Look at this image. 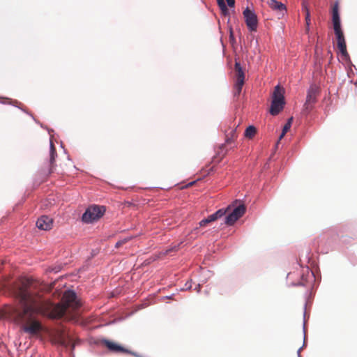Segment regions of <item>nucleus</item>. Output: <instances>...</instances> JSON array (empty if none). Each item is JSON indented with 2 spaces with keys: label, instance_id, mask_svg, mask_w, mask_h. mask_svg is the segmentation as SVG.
<instances>
[{
  "label": "nucleus",
  "instance_id": "nucleus-33",
  "mask_svg": "<svg viewBox=\"0 0 357 357\" xmlns=\"http://www.w3.org/2000/svg\"><path fill=\"white\" fill-rule=\"evenodd\" d=\"M1 103L5 104V103H6V101H3V102H1Z\"/></svg>",
  "mask_w": 357,
  "mask_h": 357
},
{
  "label": "nucleus",
  "instance_id": "nucleus-23",
  "mask_svg": "<svg viewBox=\"0 0 357 357\" xmlns=\"http://www.w3.org/2000/svg\"><path fill=\"white\" fill-rule=\"evenodd\" d=\"M192 280H188L186 282V283L185 284V287L181 289V290H188V289H190L192 288Z\"/></svg>",
  "mask_w": 357,
  "mask_h": 357
},
{
  "label": "nucleus",
  "instance_id": "nucleus-19",
  "mask_svg": "<svg viewBox=\"0 0 357 357\" xmlns=\"http://www.w3.org/2000/svg\"><path fill=\"white\" fill-rule=\"evenodd\" d=\"M218 5L219 6L220 10L222 13H226L228 11L227 6L225 3L224 0H217Z\"/></svg>",
  "mask_w": 357,
  "mask_h": 357
},
{
  "label": "nucleus",
  "instance_id": "nucleus-34",
  "mask_svg": "<svg viewBox=\"0 0 357 357\" xmlns=\"http://www.w3.org/2000/svg\"><path fill=\"white\" fill-rule=\"evenodd\" d=\"M2 98V99H3V98ZM5 99H6V100H8V101L9 100V99H8V98H5Z\"/></svg>",
  "mask_w": 357,
  "mask_h": 357
},
{
  "label": "nucleus",
  "instance_id": "nucleus-9",
  "mask_svg": "<svg viewBox=\"0 0 357 357\" xmlns=\"http://www.w3.org/2000/svg\"><path fill=\"white\" fill-rule=\"evenodd\" d=\"M53 224L52 218L47 215H42L40 217L37 222L36 226L41 230H49L52 228Z\"/></svg>",
  "mask_w": 357,
  "mask_h": 357
},
{
  "label": "nucleus",
  "instance_id": "nucleus-31",
  "mask_svg": "<svg viewBox=\"0 0 357 357\" xmlns=\"http://www.w3.org/2000/svg\"><path fill=\"white\" fill-rule=\"evenodd\" d=\"M311 277H312V278H314V273H313V272H312V271H311Z\"/></svg>",
  "mask_w": 357,
  "mask_h": 357
},
{
  "label": "nucleus",
  "instance_id": "nucleus-3",
  "mask_svg": "<svg viewBox=\"0 0 357 357\" xmlns=\"http://www.w3.org/2000/svg\"><path fill=\"white\" fill-rule=\"evenodd\" d=\"M105 211L103 206H91L88 207L82 216V221L84 223L89 224L100 218Z\"/></svg>",
  "mask_w": 357,
  "mask_h": 357
},
{
  "label": "nucleus",
  "instance_id": "nucleus-32",
  "mask_svg": "<svg viewBox=\"0 0 357 357\" xmlns=\"http://www.w3.org/2000/svg\"><path fill=\"white\" fill-rule=\"evenodd\" d=\"M298 285H304V286H305L306 284L303 283V282H301V283L298 284Z\"/></svg>",
  "mask_w": 357,
  "mask_h": 357
},
{
  "label": "nucleus",
  "instance_id": "nucleus-6",
  "mask_svg": "<svg viewBox=\"0 0 357 357\" xmlns=\"http://www.w3.org/2000/svg\"><path fill=\"white\" fill-rule=\"evenodd\" d=\"M319 93V88L316 84H311L307 89L306 100L305 102V107L306 109H310L311 105L317 102V97Z\"/></svg>",
  "mask_w": 357,
  "mask_h": 357
},
{
  "label": "nucleus",
  "instance_id": "nucleus-18",
  "mask_svg": "<svg viewBox=\"0 0 357 357\" xmlns=\"http://www.w3.org/2000/svg\"><path fill=\"white\" fill-rule=\"evenodd\" d=\"M305 314H306V311H305V308L304 309V314H303V316H304V322H303V333H304V341H303V347H300L298 351H297V355H298V357H301V349H303V347L305 346Z\"/></svg>",
  "mask_w": 357,
  "mask_h": 357
},
{
  "label": "nucleus",
  "instance_id": "nucleus-7",
  "mask_svg": "<svg viewBox=\"0 0 357 357\" xmlns=\"http://www.w3.org/2000/svg\"><path fill=\"white\" fill-rule=\"evenodd\" d=\"M230 209H231V206L229 205L225 208H220V209L218 210L214 213L208 215L206 218L202 220L199 222V227H204L207 224L217 220L218 219L224 216L227 213V212Z\"/></svg>",
  "mask_w": 357,
  "mask_h": 357
},
{
  "label": "nucleus",
  "instance_id": "nucleus-5",
  "mask_svg": "<svg viewBox=\"0 0 357 357\" xmlns=\"http://www.w3.org/2000/svg\"><path fill=\"white\" fill-rule=\"evenodd\" d=\"M243 16L248 29L250 31H256L258 24V20L255 12L247 7L243 11Z\"/></svg>",
  "mask_w": 357,
  "mask_h": 357
},
{
  "label": "nucleus",
  "instance_id": "nucleus-2",
  "mask_svg": "<svg viewBox=\"0 0 357 357\" xmlns=\"http://www.w3.org/2000/svg\"><path fill=\"white\" fill-rule=\"evenodd\" d=\"M284 105V89L277 85L273 93L270 113L273 116L278 114L283 109Z\"/></svg>",
  "mask_w": 357,
  "mask_h": 357
},
{
  "label": "nucleus",
  "instance_id": "nucleus-12",
  "mask_svg": "<svg viewBox=\"0 0 357 357\" xmlns=\"http://www.w3.org/2000/svg\"><path fill=\"white\" fill-rule=\"evenodd\" d=\"M268 5L272 9L275 10L282 11L286 10L285 5L277 0H269Z\"/></svg>",
  "mask_w": 357,
  "mask_h": 357
},
{
  "label": "nucleus",
  "instance_id": "nucleus-17",
  "mask_svg": "<svg viewBox=\"0 0 357 357\" xmlns=\"http://www.w3.org/2000/svg\"><path fill=\"white\" fill-rule=\"evenodd\" d=\"M243 84L244 83L240 84L239 82H236L235 85H234V96H238L240 95V93L242 91V87H243Z\"/></svg>",
  "mask_w": 357,
  "mask_h": 357
},
{
  "label": "nucleus",
  "instance_id": "nucleus-16",
  "mask_svg": "<svg viewBox=\"0 0 357 357\" xmlns=\"http://www.w3.org/2000/svg\"><path fill=\"white\" fill-rule=\"evenodd\" d=\"M333 29H334L335 34H339V33H343L342 31V29H341V22L340 21L333 22Z\"/></svg>",
  "mask_w": 357,
  "mask_h": 357
},
{
  "label": "nucleus",
  "instance_id": "nucleus-11",
  "mask_svg": "<svg viewBox=\"0 0 357 357\" xmlns=\"http://www.w3.org/2000/svg\"><path fill=\"white\" fill-rule=\"evenodd\" d=\"M235 71H236V81L239 82L240 84L244 83L245 80V74L243 70V68L238 62H236L235 63Z\"/></svg>",
  "mask_w": 357,
  "mask_h": 357
},
{
  "label": "nucleus",
  "instance_id": "nucleus-27",
  "mask_svg": "<svg viewBox=\"0 0 357 357\" xmlns=\"http://www.w3.org/2000/svg\"><path fill=\"white\" fill-rule=\"evenodd\" d=\"M229 38L231 41H234V34H233V31L231 29H230V33H229Z\"/></svg>",
  "mask_w": 357,
  "mask_h": 357
},
{
  "label": "nucleus",
  "instance_id": "nucleus-20",
  "mask_svg": "<svg viewBox=\"0 0 357 357\" xmlns=\"http://www.w3.org/2000/svg\"><path fill=\"white\" fill-rule=\"evenodd\" d=\"M293 121V117H291L288 119L287 122L285 123V125L283 127L282 131L284 132H287L291 128V123Z\"/></svg>",
  "mask_w": 357,
  "mask_h": 357
},
{
  "label": "nucleus",
  "instance_id": "nucleus-13",
  "mask_svg": "<svg viewBox=\"0 0 357 357\" xmlns=\"http://www.w3.org/2000/svg\"><path fill=\"white\" fill-rule=\"evenodd\" d=\"M332 21H340V17L338 10V2H335L333 6L332 10Z\"/></svg>",
  "mask_w": 357,
  "mask_h": 357
},
{
  "label": "nucleus",
  "instance_id": "nucleus-30",
  "mask_svg": "<svg viewBox=\"0 0 357 357\" xmlns=\"http://www.w3.org/2000/svg\"><path fill=\"white\" fill-rule=\"evenodd\" d=\"M286 133H287V132H284L282 131V133H281V135H280V139H282V138L284 136V135H285Z\"/></svg>",
  "mask_w": 357,
  "mask_h": 357
},
{
  "label": "nucleus",
  "instance_id": "nucleus-4",
  "mask_svg": "<svg viewBox=\"0 0 357 357\" xmlns=\"http://www.w3.org/2000/svg\"><path fill=\"white\" fill-rule=\"evenodd\" d=\"M246 208L244 204H239L229 213L225 219L227 225H233L236 220L241 218L245 213Z\"/></svg>",
  "mask_w": 357,
  "mask_h": 357
},
{
  "label": "nucleus",
  "instance_id": "nucleus-24",
  "mask_svg": "<svg viewBox=\"0 0 357 357\" xmlns=\"http://www.w3.org/2000/svg\"><path fill=\"white\" fill-rule=\"evenodd\" d=\"M131 238H124L123 240H121L118 242L116 243V248H119L120 247L121 245H122L123 243H125L128 239H130Z\"/></svg>",
  "mask_w": 357,
  "mask_h": 357
},
{
  "label": "nucleus",
  "instance_id": "nucleus-1",
  "mask_svg": "<svg viewBox=\"0 0 357 357\" xmlns=\"http://www.w3.org/2000/svg\"><path fill=\"white\" fill-rule=\"evenodd\" d=\"M15 295L20 303V308L16 312L17 317L23 324L24 332L31 335H37L42 328L36 317L38 314L58 319L75 311L81 306L80 301L73 290L65 291L62 302L57 303L33 294L26 284L18 287L15 291Z\"/></svg>",
  "mask_w": 357,
  "mask_h": 357
},
{
  "label": "nucleus",
  "instance_id": "nucleus-28",
  "mask_svg": "<svg viewBox=\"0 0 357 357\" xmlns=\"http://www.w3.org/2000/svg\"><path fill=\"white\" fill-rule=\"evenodd\" d=\"M201 285L199 284L197 285V287L195 288V290L197 291L198 293L200 291Z\"/></svg>",
  "mask_w": 357,
  "mask_h": 357
},
{
  "label": "nucleus",
  "instance_id": "nucleus-26",
  "mask_svg": "<svg viewBox=\"0 0 357 357\" xmlns=\"http://www.w3.org/2000/svg\"><path fill=\"white\" fill-rule=\"evenodd\" d=\"M226 1H227V5L229 7L234 6V4H235V1L234 0H226Z\"/></svg>",
  "mask_w": 357,
  "mask_h": 357
},
{
  "label": "nucleus",
  "instance_id": "nucleus-25",
  "mask_svg": "<svg viewBox=\"0 0 357 357\" xmlns=\"http://www.w3.org/2000/svg\"><path fill=\"white\" fill-rule=\"evenodd\" d=\"M178 245H174L172 248H170L169 249L167 250L166 252H165V254H167L172 251H175V250H178Z\"/></svg>",
  "mask_w": 357,
  "mask_h": 357
},
{
  "label": "nucleus",
  "instance_id": "nucleus-14",
  "mask_svg": "<svg viewBox=\"0 0 357 357\" xmlns=\"http://www.w3.org/2000/svg\"><path fill=\"white\" fill-rule=\"evenodd\" d=\"M50 162L51 164H53L55 160V158L56 157V152L55 150L54 145L52 142V138H50Z\"/></svg>",
  "mask_w": 357,
  "mask_h": 357
},
{
  "label": "nucleus",
  "instance_id": "nucleus-15",
  "mask_svg": "<svg viewBox=\"0 0 357 357\" xmlns=\"http://www.w3.org/2000/svg\"><path fill=\"white\" fill-rule=\"evenodd\" d=\"M256 132V128L254 126H249L245 131V136L251 138L254 136V135Z\"/></svg>",
  "mask_w": 357,
  "mask_h": 357
},
{
  "label": "nucleus",
  "instance_id": "nucleus-29",
  "mask_svg": "<svg viewBox=\"0 0 357 357\" xmlns=\"http://www.w3.org/2000/svg\"><path fill=\"white\" fill-rule=\"evenodd\" d=\"M174 296V294H171L169 296H166L165 298H168V299H172Z\"/></svg>",
  "mask_w": 357,
  "mask_h": 357
},
{
  "label": "nucleus",
  "instance_id": "nucleus-10",
  "mask_svg": "<svg viewBox=\"0 0 357 357\" xmlns=\"http://www.w3.org/2000/svg\"><path fill=\"white\" fill-rule=\"evenodd\" d=\"M103 343L109 349V351L113 352H127L130 353L127 349H124L121 345L117 344L113 342L107 340H103Z\"/></svg>",
  "mask_w": 357,
  "mask_h": 357
},
{
  "label": "nucleus",
  "instance_id": "nucleus-22",
  "mask_svg": "<svg viewBox=\"0 0 357 357\" xmlns=\"http://www.w3.org/2000/svg\"><path fill=\"white\" fill-rule=\"evenodd\" d=\"M230 134H231V137H229L228 135L227 137L226 142L227 144H230L233 141V139L236 137V129L231 130L230 132Z\"/></svg>",
  "mask_w": 357,
  "mask_h": 357
},
{
  "label": "nucleus",
  "instance_id": "nucleus-8",
  "mask_svg": "<svg viewBox=\"0 0 357 357\" xmlns=\"http://www.w3.org/2000/svg\"><path fill=\"white\" fill-rule=\"evenodd\" d=\"M335 36L337 42V47L341 52L342 56L346 60L349 59V56L347 51V46L343 33L335 34Z\"/></svg>",
  "mask_w": 357,
  "mask_h": 357
},
{
  "label": "nucleus",
  "instance_id": "nucleus-21",
  "mask_svg": "<svg viewBox=\"0 0 357 357\" xmlns=\"http://www.w3.org/2000/svg\"><path fill=\"white\" fill-rule=\"evenodd\" d=\"M303 8L306 11L305 20H306V23H307V24L308 26L309 24H310V15L309 10H308L307 6L305 5L304 2L303 3Z\"/></svg>",
  "mask_w": 357,
  "mask_h": 357
}]
</instances>
